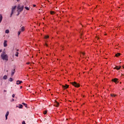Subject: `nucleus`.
<instances>
[{"mask_svg": "<svg viewBox=\"0 0 124 124\" xmlns=\"http://www.w3.org/2000/svg\"><path fill=\"white\" fill-rule=\"evenodd\" d=\"M17 16H19V15L20 14V13H21V11H23V10H24V5L22 6L21 7V6L20 5H18L17 7Z\"/></svg>", "mask_w": 124, "mask_h": 124, "instance_id": "f257e3e1", "label": "nucleus"}, {"mask_svg": "<svg viewBox=\"0 0 124 124\" xmlns=\"http://www.w3.org/2000/svg\"><path fill=\"white\" fill-rule=\"evenodd\" d=\"M1 58L3 61H8V56L5 54V52L4 51L1 53Z\"/></svg>", "mask_w": 124, "mask_h": 124, "instance_id": "f03ea898", "label": "nucleus"}, {"mask_svg": "<svg viewBox=\"0 0 124 124\" xmlns=\"http://www.w3.org/2000/svg\"><path fill=\"white\" fill-rule=\"evenodd\" d=\"M71 84H72L73 86L76 87V88H79V87H80V84L77 83L76 82H72Z\"/></svg>", "mask_w": 124, "mask_h": 124, "instance_id": "7ed1b4c3", "label": "nucleus"}, {"mask_svg": "<svg viewBox=\"0 0 124 124\" xmlns=\"http://www.w3.org/2000/svg\"><path fill=\"white\" fill-rule=\"evenodd\" d=\"M23 83V81L21 80H17L16 81V85H20V84H22Z\"/></svg>", "mask_w": 124, "mask_h": 124, "instance_id": "20e7f679", "label": "nucleus"}, {"mask_svg": "<svg viewBox=\"0 0 124 124\" xmlns=\"http://www.w3.org/2000/svg\"><path fill=\"white\" fill-rule=\"evenodd\" d=\"M121 67L122 66H120L119 67H118V66H116L114 68V69H117V70H120L121 69Z\"/></svg>", "mask_w": 124, "mask_h": 124, "instance_id": "39448f33", "label": "nucleus"}, {"mask_svg": "<svg viewBox=\"0 0 124 124\" xmlns=\"http://www.w3.org/2000/svg\"><path fill=\"white\" fill-rule=\"evenodd\" d=\"M16 107H18L19 109H22L23 108V105L21 104H19L18 107V106H16Z\"/></svg>", "mask_w": 124, "mask_h": 124, "instance_id": "423d86ee", "label": "nucleus"}, {"mask_svg": "<svg viewBox=\"0 0 124 124\" xmlns=\"http://www.w3.org/2000/svg\"><path fill=\"white\" fill-rule=\"evenodd\" d=\"M7 41L5 40L4 42V47H6L7 46Z\"/></svg>", "mask_w": 124, "mask_h": 124, "instance_id": "0eeeda50", "label": "nucleus"}, {"mask_svg": "<svg viewBox=\"0 0 124 124\" xmlns=\"http://www.w3.org/2000/svg\"><path fill=\"white\" fill-rule=\"evenodd\" d=\"M8 115H9V111H7L5 115L6 120H7V117H8Z\"/></svg>", "mask_w": 124, "mask_h": 124, "instance_id": "6e6552de", "label": "nucleus"}, {"mask_svg": "<svg viewBox=\"0 0 124 124\" xmlns=\"http://www.w3.org/2000/svg\"><path fill=\"white\" fill-rule=\"evenodd\" d=\"M112 82H114V83H117L118 82V79L117 78H114L112 79Z\"/></svg>", "mask_w": 124, "mask_h": 124, "instance_id": "1a4fd4ad", "label": "nucleus"}, {"mask_svg": "<svg viewBox=\"0 0 124 124\" xmlns=\"http://www.w3.org/2000/svg\"><path fill=\"white\" fill-rule=\"evenodd\" d=\"M1 21H2V15L0 14V24L1 23Z\"/></svg>", "mask_w": 124, "mask_h": 124, "instance_id": "9d476101", "label": "nucleus"}, {"mask_svg": "<svg viewBox=\"0 0 124 124\" xmlns=\"http://www.w3.org/2000/svg\"><path fill=\"white\" fill-rule=\"evenodd\" d=\"M68 87H69V86L66 84L65 85V86L62 85V88L63 89H67V88H68Z\"/></svg>", "mask_w": 124, "mask_h": 124, "instance_id": "9b49d317", "label": "nucleus"}, {"mask_svg": "<svg viewBox=\"0 0 124 124\" xmlns=\"http://www.w3.org/2000/svg\"><path fill=\"white\" fill-rule=\"evenodd\" d=\"M60 104L57 101H55V106L56 107H58Z\"/></svg>", "mask_w": 124, "mask_h": 124, "instance_id": "f8f14e48", "label": "nucleus"}, {"mask_svg": "<svg viewBox=\"0 0 124 124\" xmlns=\"http://www.w3.org/2000/svg\"><path fill=\"white\" fill-rule=\"evenodd\" d=\"M15 73V69L12 71V74H11L12 76H13Z\"/></svg>", "mask_w": 124, "mask_h": 124, "instance_id": "ddd939ff", "label": "nucleus"}, {"mask_svg": "<svg viewBox=\"0 0 124 124\" xmlns=\"http://www.w3.org/2000/svg\"><path fill=\"white\" fill-rule=\"evenodd\" d=\"M120 56H121V53H118L115 54V57H120Z\"/></svg>", "mask_w": 124, "mask_h": 124, "instance_id": "4468645a", "label": "nucleus"}, {"mask_svg": "<svg viewBox=\"0 0 124 124\" xmlns=\"http://www.w3.org/2000/svg\"><path fill=\"white\" fill-rule=\"evenodd\" d=\"M22 104H23V105H24V106H25L26 108H28V104L25 103H22Z\"/></svg>", "mask_w": 124, "mask_h": 124, "instance_id": "2eb2a0df", "label": "nucleus"}, {"mask_svg": "<svg viewBox=\"0 0 124 124\" xmlns=\"http://www.w3.org/2000/svg\"><path fill=\"white\" fill-rule=\"evenodd\" d=\"M3 79L4 80H6V79H7V76L5 75L3 77Z\"/></svg>", "mask_w": 124, "mask_h": 124, "instance_id": "dca6fc26", "label": "nucleus"}, {"mask_svg": "<svg viewBox=\"0 0 124 124\" xmlns=\"http://www.w3.org/2000/svg\"><path fill=\"white\" fill-rule=\"evenodd\" d=\"M25 31V27H22L21 29V31Z\"/></svg>", "mask_w": 124, "mask_h": 124, "instance_id": "f3484780", "label": "nucleus"}, {"mask_svg": "<svg viewBox=\"0 0 124 124\" xmlns=\"http://www.w3.org/2000/svg\"><path fill=\"white\" fill-rule=\"evenodd\" d=\"M9 81H10V82H13V78H10Z\"/></svg>", "mask_w": 124, "mask_h": 124, "instance_id": "a211bd4d", "label": "nucleus"}, {"mask_svg": "<svg viewBox=\"0 0 124 124\" xmlns=\"http://www.w3.org/2000/svg\"><path fill=\"white\" fill-rule=\"evenodd\" d=\"M18 55H19V52H16L15 54L16 57H18V56H19Z\"/></svg>", "mask_w": 124, "mask_h": 124, "instance_id": "6ab92c4d", "label": "nucleus"}, {"mask_svg": "<svg viewBox=\"0 0 124 124\" xmlns=\"http://www.w3.org/2000/svg\"><path fill=\"white\" fill-rule=\"evenodd\" d=\"M5 33H9V30H6L5 31Z\"/></svg>", "mask_w": 124, "mask_h": 124, "instance_id": "aec40b11", "label": "nucleus"}, {"mask_svg": "<svg viewBox=\"0 0 124 124\" xmlns=\"http://www.w3.org/2000/svg\"><path fill=\"white\" fill-rule=\"evenodd\" d=\"M110 95H111V96H114V97L117 96V95H116L115 94H111Z\"/></svg>", "mask_w": 124, "mask_h": 124, "instance_id": "412c9836", "label": "nucleus"}, {"mask_svg": "<svg viewBox=\"0 0 124 124\" xmlns=\"http://www.w3.org/2000/svg\"><path fill=\"white\" fill-rule=\"evenodd\" d=\"M25 9H26V10H30V8L29 7H27V6H26L25 7Z\"/></svg>", "mask_w": 124, "mask_h": 124, "instance_id": "4be33fe9", "label": "nucleus"}, {"mask_svg": "<svg viewBox=\"0 0 124 124\" xmlns=\"http://www.w3.org/2000/svg\"><path fill=\"white\" fill-rule=\"evenodd\" d=\"M45 39H47V38H49V36L48 35L45 36Z\"/></svg>", "mask_w": 124, "mask_h": 124, "instance_id": "5701e85b", "label": "nucleus"}, {"mask_svg": "<svg viewBox=\"0 0 124 124\" xmlns=\"http://www.w3.org/2000/svg\"><path fill=\"white\" fill-rule=\"evenodd\" d=\"M44 115H46V114H47V110H45L44 111Z\"/></svg>", "mask_w": 124, "mask_h": 124, "instance_id": "b1692460", "label": "nucleus"}, {"mask_svg": "<svg viewBox=\"0 0 124 124\" xmlns=\"http://www.w3.org/2000/svg\"><path fill=\"white\" fill-rule=\"evenodd\" d=\"M16 7H17L16 6H15L12 7V9L15 10V9H16Z\"/></svg>", "mask_w": 124, "mask_h": 124, "instance_id": "393cba45", "label": "nucleus"}, {"mask_svg": "<svg viewBox=\"0 0 124 124\" xmlns=\"http://www.w3.org/2000/svg\"><path fill=\"white\" fill-rule=\"evenodd\" d=\"M50 14H51V15L55 14V12L51 11V12H50Z\"/></svg>", "mask_w": 124, "mask_h": 124, "instance_id": "a878e982", "label": "nucleus"}, {"mask_svg": "<svg viewBox=\"0 0 124 124\" xmlns=\"http://www.w3.org/2000/svg\"><path fill=\"white\" fill-rule=\"evenodd\" d=\"M21 31H18V35H20V34H21Z\"/></svg>", "mask_w": 124, "mask_h": 124, "instance_id": "bb28decb", "label": "nucleus"}, {"mask_svg": "<svg viewBox=\"0 0 124 124\" xmlns=\"http://www.w3.org/2000/svg\"><path fill=\"white\" fill-rule=\"evenodd\" d=\"M12 15H13V12H11L10 17H12Z\"/></svg>", "mask_w": 124, "mask_h": 124, "instance_id": "cd10ccee", "label": "nucleus"}, {"mask_svg": "<svg viewBox=\"0 0 124 124\" xmlns=\"http://www.w3.org/2000/svg\"><path fill=\"white\" fill-rule=\"evenodd\" d=\"M15 11V10L12 9V12L14 13Z\"/></svg>", "mask_w": 124, "mask_h": 124, "instance_id": "c85d7f7f", "label": "nucleus"}, {"mask_svg": "<svg viewBox=\"0 0 124 124\" xmlns=\"http://www.w3.org/2000/svg\"><path fill=\"white\" fill-rule=\"evenodd\" d=\"M22 124H26V123L24 121H23L22 122Z\"/></svg>", "mask_w": 124, "mask_h": 124, "instance_id": "c756f323", "label": "nucleus"}, {"mask_svg": "<svg viewBox=\"0 0 124 124\" xmlns=\"http://www.w3.org/2000/svg\"><path fill=\"white\" fill-rule=\"evenodd\" d=\"M12 97H13V98L15 97V95L14 94H13L12 95Z\"/></svg>", "mask_w": 124, "mask_h": 124, "instance_id": "7c9ffc66", "label": "nucleus"}, {"mask_svg": "<svg viewBox=\"0 0 124 124\" xmlns=\"http://www.w3.org/2000/svg\"><path fill=\"white\" fill-rule=\"evenodd\" d=\"M3 92H4V93H6V92H7L6 90H4V91H3Z\"/></svg>", "mask_w": 124, "mask_h": 124, "instance_id": "2f4dec72", "label": "nucleus"}, {"mask_svg": "<svg viewBox=\"0 0 124 124\" xmlns=\"http://www.w3.org/2000/svg\"><path fill=\"white\" fill-rule=\"evenodd\" d=\"M46 47H48V45L47 44V43H46Z\"/></svg>", "mask_w": 124, "mask_h": 124, "instance_id": "473e14b6", "label": "nucleus"}, {"mask_svg": "<svg viewBox=\"0 0 124 124\" xmlns=\"http://www.w3.org/2000/svg\"><path fill=\"white\" fill-rule=\"evenodd\" d=\"M81 53L82 54V55H85V53L81 52Z\"/></svg>", "mask_w": 124, "mask_h": 124, "instance_id": "72a5a7b5", "label": "nucleus"}, {"mask_svg": "<svg viewBox=\"0 0 124 124\" xmlns=\"http://www.w3.org/2000/svg\"><path fill=\"white\" fill-rule=\"evenodd\" d=\"M1 52H2V50L0 49V53H1Z\"/></svg>", "mask_w": 124, "mask_h": 124, "instance_id": "f704fd0d", "label": "nucleus"}, {"mask_svg": "<svg viewBox=\"0 0 124 124\" xmlns=\"http://www.w3.org/2000/svg\"><path fill=\"white\" fill-rule=\"evenodd\" d=\"M33 7H35V6H36V5H33Z\"/></svg>", "mask_w": 124, "mask_h": 124, "instance_id": "c9c22d12", "label": "nucleus"}, {"mask_svg": "<svg viewBox=\"0 0 124 124\" xmlns=\"http://www.w3.org/2000/svg\"><path fill=\"white\" fill-rule=\"evenodd\" d=\"M27 64H30V62H27Z\"/></svg>", "mask_w": 124, "mask_h": 124, "instance_id": "e433bc0d", "label": "nucleus"}, {"mask_svg": "<svg viewBox=\"0 0 124 124\" xmlns=\"http://www.w3.org/2000/svg\"><path fill=\"white\" fill-rule=\"evenodd\" d=\"M12 101H14V99H12Z\"/></svg>", "mask_w": 124, "mask_h": 124, "instance_id": "4c0bfd02", "label": "nucleus"}, {"mask_svg": "<svg viewBox=\"0 0 124 124\" xmlns=\"http://www.w3.org/2000/svg\"><path fill=\"white\" fill-rule=\"evenodd\" d=\"M16 1L17 2L20 1V0H16Z\"/></svg>", "mask_w": 124, "mask_h": 124, "instance_id": "58836bf2", "label": "nucleus"}, {"mask_svg": "<svg viewBox=\"0 0 124 124\" xmlns=\"http://www.w3.org/2000/svg\"><path fill=\"white\" fill-rule=\"evenodd\" d=\"M19 51V49H16V51L18 52Z\"/></svg>", "mask_w": 124, "mask_h": 124, "instance_id": "ea45409f", "label": "nucleus"}, {"mask_svg": "<svg viewBox=\"0 0 124 124\" xmlns=\"http://www.w3.org/2000/svg\"><path fill=\"white\" fill-rule=\"evenodd\" d=\"M20 89H22V88H23V87H22V86H20Z\"/></svg>", "mask_w": 124, "mask_h": 124, "instance_id": "a19ab883", "label": "nucleus"}, {"mask_svg": "<svg viewBox=\"0 0 124 124\" xmlns=\"http://www.w3.org/2000/svg\"><path fill=\"white\" fill-rule=\"evenodd\" d=\"M123 68H124V66H123Z\"/></svg>", "mask_w": 124, "mask_h": 124, "instance_id": "79ce46f5", "label": "nucleus"}, {"mask_svg": "<svg viewBox=\"0 0 124 124\" xmlns=\"http://www.w3.org/2000/svg\"><path fill=\"white\" fill-rule=\"evenodd\" d=\"M97 39H98V37H97Z\"/></svg>", "mask_w": 124, "mask_h": 124, "instance_id": "37998d69", "label": "nucleus"}]
</instances>
